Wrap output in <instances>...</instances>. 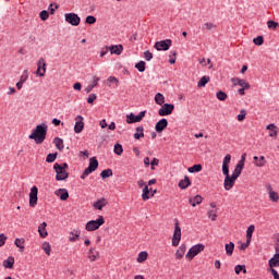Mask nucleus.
I'll use <instances>...</instances> for the list:
<instances>
[{
	"instance_id": "obj_1",
	"label": "nucleus",
	"mask_w": 279,
	"mask_h": 279,
	"mask_svg": "<svg viewBox=\"0 0 279 279\" xmlns=\"http://www.w3.org/2000/svg\"><path fill=\"white\" fill-rule=\"evenodd\" d=\"M232 161V156L230 154H227L222 161V173L225 177V191H231V189L234 187V184L236 183V180L234 175H230V162Z\"/></svg>"
},
{
	"instance_id": "obj_2",
	"label": "nucleus",
	"mask_w": 279,
	"mask_h": 279,
	"mask_svg": "<svg viewBox=\"0 0 279 279\" xmlns=\"http://www.w3.org/2000/svg\"><path fill=\"white\" fill-rule=\"evenodd\" d=\"M31 141H34L36 145H43L47 138V126L45 124H38L36 129L28 135Z\"/></svg>"
},
{
	"instance_id": "obj_3",
	"label": "nucleus",
	"mask_w": 279,
	"mask_h": 279,
	"mask_svg": "<svg viewBox=\"0 0 279 279\" xmlns=\"http://www.w3.org/2000/svg\"><path fill=\"white\" fill-rule=\"evenodd\" d=\"M98 167H99V161H97L96 157H92L89 159V166L84 170V172L81 175V180H86V178H88V175H90L93 171H97Z\"/></svg>"
},
{
	"instance_id": "obj_4",
	"label": "nucleus",
	"mask_w": 279,
	"mask_h": 279,
	"mask_svg": "<svg viewBox=\"0 0 279 279\" xmlns=\"http://www.w3.org/2000/svg\"><path fill=\"white\" fill-rule=\"evenodd\" d=\"M104 223H106L104 216H99L97 220L88 221L85 226V230H87V232H95V230H99Z\"/></svg>"
},
{
	"instance_id": "obj_5",
	"label": "nucleus",
	"mask_w": 279,
	"mask_h": 279,
	"mask_svg": "<svg viewBox=\"0 0 279 279\" xmlns=\"http://www.w3.org/2000/svg\"><path fill=\"white\" fill-rule=\"evenodd\" d=\"M180 241H182V228H180V222L177 220L172 236V247H178V245H180Z\"/></svg>"
},
{
	"instance_id": "obj_6",
	"label": "nucleus",
	"mask_w": 279,
	"mask_h": 279,
	"mask_svg": "<svg viewBox=\"0 0 279 279\" xmlns=\"http://www.w3.org/2000/svg\"><path fill=\"white\" fill-rule=\"evenodd\" d=\"M53 169L56 171L57 182H62L69 179V172H66V170H62V166L60 163H54Z\"/></svg>"
},
{
	"instance_id": "obj_7",
	"label": "nucleus",
	"mask_w": 279,
	"mask_h": 279,
	"mask_svg": "<svg viewBox=\"0 0 279 279\" xmlns=\"http://www.w3.org/2000/svg\"><path fill=\"white\" fill-rule=\"evenodd\" d=\"M173 110H175V106L173 104H163L158 110V114L159 117H169V114H173Z\"/></svg>"
},
{
	"instance_id": "obj_8",
	"label": "nucleus",
	"mask_w": 279,
	"mask_h": 279,
	"mask_svg": "<svg viewBox=\"0 0 279 279\" xmlns=\"http://www.w3.org/2000/svg\"><path fill=\"white\" fill-rule=\"evenodd\" d=\"M204 248H205L204 244H196L189 250L185 256L186 258H190L192 260V258H195L197 254H201V252H204Z\"/></svg>"
},
{
	"instance_id": "obj_9",
	"label": "nucleus",
	"mask_w": 279,
	"mask_h": 279,
	"mask_svg": "<svg viewBox=\"0 0 279 279\" xmlns=\"http://www.w3.org/2000/svg\"><path fill=\"white\" fill-rule=\"evenodd\" d=\"M171 45H172L171 39H165L161 41H156L154 47L157 51H169V49L171 48Z\"/></svg>"
},
{
	"instance_id": "obj_10",
	"label": "nucleus",
	"mask_w": 279,
	"mask_h": 279,
	"mask_svg": "<svg viewBox=\"0 0 279 279\" xmlns=\"http://www.w3.org/2000/svg\"><path fill=\"white\" fill-rule=\"evenodd\" d=\"M37 205H38V187L34 185L31 189V193H29V206L31 208H36Z\"/></svg>"
},
{
	"instance_id": "obj_11",
	"label": "nucleus",
	"mask_w": 279,
	"mask_h": 279,
	"mask_svg": "<svg viewBox=\"0 0 279 279\" xmlns=\"http://www.w3.org/2000/svg\"><path fill=\"white\" fill-rule=\"evenodd\" d=\"M146 111L140 112L137 116L134 113H130L126 116V123H141L143 121V118L145 117Z\"/></svg>"
},
{
	"instance_id": "obj_12",
	"label": "nucleus",
	"mask_w": 279,
	"mask_h": 279,
	"mask_svg": "<svg viewBox=\"0 0 279 279\" xmlns=\"http://www.w3.org/2000/svg\"><path fill=\"white\" fill-rule=\"evenodd\" d=\"M46 73H47V63L45 62V58H40L37 62L36 75H38L39 77H45Z\"/></svg>"
},
{
	"instance_id": "obj_13",
	"label": "nucleus",
	"mask_w": 279,
	"mask_h": 279,
	"mask_svg": "<svg viewBox=\"0 0 279 279\" xmlns=\"http://www.w3.org/2000/svg\"><path fill=\"white\" fill-rule=\"evenodd\" d=\"M65 21H66V23H70V25L77 27V25H80L82 20L75 13H66Z\"/></svg>"
},
{
	"instance_id": "obj_14",
	"label": "nucleus",
	"mask_w": 279,
	"mask_h": 279,
	"mask_svg": "<svg viewBox=\"0 0 279 279\" xmlns=\"http://www.w3.org/2000/svg\"><path fill=\"white\" fill-rule=\"evenodd\" d=\"M75 125H74V132L75 134H81V132L84 130V117L77 116L75 118Z\"/></svg>"
},
{
	"instance_id": "obj_15",
	"label": "nucleus",
	"mask_w": 279,
	"mask_h": 279,
	"mask_svg": "<svg viewBox=\"0 0 279 279\" xmlns=\"http://www.w3.org/2000/svg\"><path fill=\"white\" fill-rule=\"evenodd\" d=\"M167 125H169V121H167V119H161L159 120L156 125H155V130L158 134H162V132H165Z\"/></svg>"
},
{
	"instance_id": "obj_16",
	"label": "nucleus",
	"mask_w": 279,
	"mask_h": 279,
	"mask_svg": "<svg viewBox=\"0 0 279 279\" xmlns=\"http://www.w3.org/2000/svg\"><path fill=\"white\" fill-rule=\"evenodd\" d=\"M279 267V253H275L274 256L268 260V269L272 270Z\"/></svg>"
},
{
	"instance_id": "obj_17",
	"label": "nucleus",
	"mask_w": 279,
	"mask_h": 279,
	"mask_svg": "<svg viewBox=\"0 0 279 279\" xmlns=\"http://www.w3.org/2000/svg\"><path fill=\"white\" fill-rule=\"evenodd\" d=\"M106 206H108V201L105 197L97 199L93 204V208H95V210H104Z\"/></svg>"
},
{
	"instance_id": "obj_18",
	"label": "nucleus",
	"mask_w": 279,
	"mask_h": 279,
	"mask_svg": "<svg viewBox=\"0 0 279 279\" xmlns=\"http://www.w3.org/2000/svg\"><path fill=\"white\" fill-rule=\"evenodd\" d=\"M54 195L57 197H60L61 202H66L69 199V191L66 189H59L54 192Z\"/></svg>"
},
{
	"instance_id": "obj_19",
	"label": "nucleus",
	"mask_w": 279,
	"mask_h": 279,
	"mask_svg": "<svg viewBox=\"0 0 279 279\" xmlns=\"http://www.w3.org/2000/svg\"><path fill=\"white\" fill-rule=\"evenodd\" d=\"M38 233L41 239H47V236H49V233L47 232V222H43L39 225Z\"/></svg>"
},
{
	"instance_id": "obj_20",
	"label": "nucleus",
	"mask_w": 279,
	"mask_h": 279,
	"mask_svg": "<svg viewBox=\"0 0 279 279\" xmlns=\"http://www.w3.org/2000/svg\"><path fill=\"white\" fill-rule=\"evenodd\" d=\"M202 202H204V197H202V195H196V196L190 197L189 199V203L191 204V206H193V208H195V206H199Z\"/></svg>"
},
{
	"instance_id": "obj_21",
	"label": "nucleus",
	"mask_w": 279,
	"mask_h": 279,
	"mask_svg": "<svg viewBox=\"0 0 279 279\" xmlns=\"http://www.w3.org/2000/svg\"><path fill=\"white\" fill-rule=\"evenodd\" d=\"M87 258H89L90 263H95L99 258V253L95 248H89Z\"/></svg>"
},
{
	"instance_id": "obj_22",
	"label": "nucleus",
	"mask_w": 279,
	"mask_h": 279,
	"mask_svg": "<svg viewBox=\"0 0 279 279\" xmlns=\"http://www.w3.org/2000/svg\"><path fill=\"white\" fill-rule=\"evenodd\" d=\"M266 130H269V136L271 138H276V136H278V126H276V124L271 123V124H268L266 126Z\"/></svg>"
},
{
	"instance_id": "obj_23",
	"label": "nucleus",
	"mask_w": 279,
	"mask_h": 279,
	"mask_svg": "<svg viewBox=\"0 0 279 279\" xmlns=\"http://www.w3.org/2000/svg\"><path fill=\"white\" fill-rule=\"evenodd\" d=\"M109 50H110L111 54L121 56V53H123V46L114 45V46L109 47Z\"/></svg>"
},
{
	"instance_id": "obj_24",
	"label": "nucleus",
	"mask_w": 279,
	"mask_h": 279,
	"mask_svg": "<svg viewBox=\"0 0 279 279\" xmlns=\"http://www.w3.org/2000/svg\"><path fill=\"white\" fill-rule=\"evenodd\" d=\"M2 266L4 267V269H12L14 267V257L9 256L2 262Z\"/></svg>"
},
{
	"instance_id": "obj_25",
	"label": "nucleus",
	"mask_w": 279,
	"mask_h": 279,
	"mask_svg": "<svg viewBox=\"0 0 279 279\" xmlns=\"http://www.w3.org/2000/svg\"><path fill=\"white\" fill-rule=\"evenodd\" d=\"M253 159L255 160V167H265L267 165V160H265V156H254Z\"/></svg>"
},
{
	"instance_id": "obj_26",
	"label": "nucleus",
	"mask_w": 279,
	"mask_h": 279,
	"mask_svg": "<svg viewBox=\"0 0 279 279\" xmlns=\"http://www.w3.org/2000/svg\"><path fill=\"white\" fill-rule=\"evenodd\" d=\"M245 168V166H242L241 163H236L233 172L231 175H233V178L239 180V177L241 175V173L243 172V169Z\"/></svg>"
},
{
	"instance_id": "obj_27",
	"label": "nucleus",
	"mask_w": 279,
	"mask_h": 279,
	"mask_svg": "<svg viewBox=\"0 0 279 279\" xmlns=\"http://www.w3.org/2000/svg\"><path fill=\"white\" fill-rule=\"evenodd\" d=\"M254 230H256V227L254 225L248 226L246 230L247 243H252V235L254 234Z\"/></svg>"
},
{
	"instance_id": "obj_28",
	"label": "nucleus",
	"mask_w": 279,
	"mask_h": 279,
	"mask_svg": "<svg viewBox=\"0 0 279 279\" xmlns=\"http://www.w3.org/2000/svg\"><path fill=\"white\" fill-rule=\"evenodd\" d=\"M189 186H191V179L185 175L184 179L179 182V189H189Z\"/></svg>"
},
{
	"instance_id": "obj_29",
	"label": "nucleus",
	"mask_w": 279,
	"mask_h": 279,
	"mask_svg": "<svg viewBox=\"0 0 279 279\" xmlns=\"http://www.w3.org/2000/svg\"><path fill=\"white\" fill-rule=\"evenodd\" d=\"M80 234H81L80 230H74V231L70 232L69 241L71 243H75V241H77V239H80Z\"/></svg>"
},
{
	"instance_id": "obj_30",
	"label": "nucleus",
	"mask_w": 279,
	"mask_h": 279,
	"mask_svg": "<svg viewBox=\"0 0 279 279\" xmlns=\"http://www.w3.org/2000/svg\"><path fill=\"white\" fill-rule=\"evenodd\" d=\"M225 250H226L227 256H232V254H234V244H233V242H230V243L226 244Z\"/></svg>"
},
{
	"instance_id": "obj_31",
	"label": "nucleus",
	"mask_w": 279,
	"mask_h": 279,
	"mask_svg": "<svg viewBox=\"0 0 279 279\" xmlns=\"http://www.w3.org/2000/svg\"><path fill=\"white\" fill-rule=\"evenodd\" d=\"M186 252V248L184 246H180L177 252H175V258L177 260H180L182 258H184V254Z\"/></svg>"
},
{
	"instance_id": "obj_32",
	"label": "nucleus",
	"mask_w": 279,
	"mask_h": 279,
	"mask_svg": "<svg viewBox=\"0 0 279 279\" xmlns=\"http://www.w3.org/2000/svg\"><path fill=\"white\" fill-rule=\"evenodd\" d=\"M53 143H54L57 149H59L60 151H62V149H64V141L62 138L56 137L53 140Z\"/></svg>"
},
{
	"instance_id": "obj_33",
	"label": "nucleus",
	"mask_w": 279,
	"mask_h": 279,
	"mask_svg": "<svg viewBox=\"0 0 279 279\" xmlns=\"http://www.w3.org/2000/svg\"><path fill=\"white\" fill-rule=\"evenodd\" d=\"M208 82H210V76H203L198 83H197V87L198 88H204V86H206L208 84Z\"/></svg>"
},
{
	"instance_id": "obj_34",
	"label": "nucleus",
	"mask_w": 279,
	"mask_h": 279,
	"mask_svg": "<svg viewBox=\"0 0 279 279\" xmlns=\"http://www.w3.org/2000/svg\"><path fill=\"white\" fill-rule=\"evenodd\" d=\"M136 132L137 133H134V135H133L136 141H138L140 138H143L145 136L143 126H137Z\"/></svg>"
},
{
	"instance_id": "obj_35",
	"label": "nucleus",
	"mask_w": 279,
	"mask_h": 279,
	"mask_svg": "<svg viewBox=\"0 0 279 279\" xmlns=\"http://www.w3.org/2000/svg\"><path fill=\"white\" fill-rule=\"evenodd\" d=\"M155 104H157V106H162L165 104V95L161 93L156 94Z\"/></svg>"
},
{
	"instance_id": "obj_36",
	"label": "nucleus",
	"mask_w": 279,
	"mask_h": 279,
	"mask_svg": "<svg viewBox=\"0 0 279 279\" xmlns=\"http://www.w3.org/2000/svg\"><path fill=\"white\" fill-rule=\"evenodd\" d=\"M151 189L149 190V186L145 185L143 189V193H142V199L144 202H147V199H149V193H150Z\"/></svg>"
},
{
	"instance_id": "obj_37",
	"label": "nucleus",
	"mask_w": 279,
	"mask_h": 279,
	"mask_svg": "<svg viewBox=\"0 0 279 279\" xmlns=\"http://www.w3.org/2000/svg\"><path fill=\"white\" fill-rule=\"evenodd\" d=\"M238 86H241V88H246V90H250V83L245 80L236 78Z\"/></svg>"
},
{
	"instance_id": "obj_38",
	"label": "nucleus",
	"mask_w": 279,
	"mask_h": 279,
	"mask_svg": "<svg viewBox=\"0 0 279 279\" xmlns=\"http://www.w3.org/2000/svg\"><path fill=\"white\" fill-rule=\"evenodd\" d=\"M41 248L47 256H51V244H49V242H44Z\"/></svg>"
},
{
	"instance_id": "obj_39",
	"label": "nucleus",
	"mask_w": 279,
	"mask_h": 279,
	"mask_svg": "<svg viewBox=\"0 0 279 279\" xmlns=\"http://www.w3.org/2000/svg\"><path fill=\"white\" fill-rule=\"evenodd\" d=\"M216 97L219 99V101H226L228 99V94H226L223 90H219L217 92Z\"/></svg>"
},
{
	"instance_id": "obj_40",
	"label": "nucleus",
	"mask_w": 279,
	"mask_h": 279,
	"mask_svg": "<svg viewBox=\"0 0 279 279\" xmlns=\"http://www.w3.org/2000/svg\"><path fill=\"white\" fill-rule=\"evenodd\" d=\"M147 256H148L147 252L145 251L141 252L136 258L137 263H145V260H147Z\"/></svg>"
},
{
	"instance_id": "obj_41",
	"label": "nucleus",
	"mask_w": 279,
	"mask_h": 279,
	"mask_svg": "<svg viewBox=\"0 0 279 279\" xmlns=\"http://www.w3.org/2000/svg\"><path fill=\"white\" fill-rule=\"evenodd\" d=\"M267 27H268V29H274V31H276V29H278V27H279V23L276 22V21H274V20H269V21L267 22Z\"/></svg>"
},
{
	"instance_id": "obj_42",
	"label": "nucleus",
	"mask_w": 279,
	"mask_h": 279,
	"mask_svg": "<svg viewBox=\"0 0 279 279\" xmlns=\"http://www.w3.org/2000/svg\"><path fill=\"white\" fill-rule=\"evenodd\" d=\"M23 243H25V240H21V239H15L14 241V245H16L20 248V252H24L25 251V246L23 245Z\"/></svg>"
},
{
	"instance_id": "obj_43",
	"label": "nucleus",
	"mask_w": 279,
	"mask_h": 279,
	"mask_svg": "<svg viewBox=\"0 0 279 279\" xmlns=\"http://www.w3.org/2000/svg\"><path fill=\"white\" fill-rule=\"evenodd\" d=\"M189 173H199L202 171V165H194L187 169Z\"/></svg>"
},
{
	"instance_id": "obj_44",
	"label": "nucleus",
	"mask_w": 279,
	"mask_h": 279,
	"mask_svg": "<svg viewBox=\"0 0 279 279\" xmlns=\"http://www.w3.org/2000/svg\"><path fill=\"white\" fill-rule=\"evenodd\" d=\"M100 177L102 180H106V178H112V169L102 170Z\"/></svg>"
},
{
	"instance_id": "obj_45",
	"label": "nucleus",
	"mask_w": 279,
	"mask_h": 279,
	"mask_svg": "<svg viewBox=\"0 0 279 279\" xmlns=\"http://www.w3.org/2000/svg\"><path fill=\"white\" fill-rule=\"evenodd\" d=\"M234 271H235V274L239 276V274H241V271L243 272V274H247V269H245V265H236L235 267H234Z\"/></svg>"
},
{
	"instance_id": "obj_46",
	"label": "nucleus",
	"mask_w": 279,
	"mask_h": 279,
	"mask_svg": "<svg viewBox=\"0 0 279 279\" xmlns=\"http://www.w3.org/2000/svg\"><path fill=\"white\" fill-rule=\"evenodd\" d=\"M135 69L140 71V73H145V61H140L135 64Z\"/></svg>"
},
{
	"instance_id": "obj_47",
	"label": "nucleus",
	"mask_w": 279,
	"mask_h": 279,
	"mask_svg": "<svg viewBox=\"0 0 279 279\" xmlns=\"http://www.w3.org/2000/svg\"><path fill=\"white\" fill-rule=\"evenodd\" d=\"M113 151L117 156H121V154H123V146L121 144H116Z\"/></svg>"
},
{
	"instance_id": "obj_48",
	"label": "nucleus",
	"mask_w": 279,
	"mask_h": 279,
	"mask_svg": "<svg viewBox=\"0 0 279 279\" xmlns=\"http://www.w3.org/2000/svg\"><path fill=\"white\" fill-rule=\"evenodd\" d=\"M56 158H58V153L48 154L46 157V162H56Z\"/></svg>"
},
{
	"instance_id": "obj_49",
	"label": "nucleus",
	"mask_w": 279,
	"mask_h": 279,
	"mask_svg": "<svg viewBox=\"0 0 279 279\" xmlns=\"http://www.w3.org/2000/svg\"><path fill=\"white\" fill-rule=\"evenodd\" d=\"M217 27V25H215L214 23L210 22H206L203 25V29H207V32H210L211 29H215Z\"/></svg>"
},
{
	"instance_id": "obj_50",
	"label": "nucleus",
	"mask_w": 279,
	"mask_h": 279,
	"mask_svg": "<svg viewBox=\"0 0 279 279\" xmlns=\"http://www.w3.org/2000/svg\"><path fill=\"white\" fill-rule=\"evenodd\" d=\"M254 45H257V47H260L265 43V38L263 36H257L256 38L253 39Z\"/></svg>"
},
{
	"instance_id": "obj_51",
	"label": "nucleus",
	"mask_w": 279,
	"mask_h": 279,
	"mask_svg": "<svg viewBox=\"0 0 279 279\" xmlns=\"http://www.w3.org/2000/svg\"><path fill=\"white\" fill-rule=\"evenodd\" d=\"M85 22L88 24V25H95V23H97V17L96 16H93V15H88L85 20Z\"/></svg>"
},
{
	"instance_id": "obj_52",
	"label": "nucleus",
	"mask_w": 279,
	"mask_h": 279,
	"mask_svg": "<svg viewBox=\"0 0 279 279\" xmlns=\"http://www.w3.org/2000/svg\"><path fill=\"white\" fill-rule=\"evenodd\" d=\"M207 215H208V218L211 219V221H217V210L216 209L215 210H209L207 213Z\"/></svg>"
},
{
	"instance_id": "obj_53",
	"label": "nucleus",
	"mask_w": 279,
	"mask_h": 279,
	"mask_svg": "<svg viewBox=\"0 0 279 279\" xmlns=\"http://www.w3.org/2000/svg\"><path fill=\"white\" fill-rule=\"evenodd\" d=\"M245 117H247V111H245V109H242L240 111V114H238V121H245Z\"/></svg>"
},
{
	"instance_id": "obj_54",
	"label": "nucleus",
	"mask_w": 279,
	"mask_h": 279,
	"mask_svg": "<svg viewBox=\"0 0 279 279\" xmlns=\"http://www.w3.org/2000/svg\"><path fill=\"white\" fill-rule=\"evenodd\" d=\"M28 78H29V74L27 73V71H24L20 77V82H22V84H25Z\"/></svg>"
},
{
	"instance_id": "obj_55",
	"label": "nucleus",
	"mask_w": 279,
	"mask_h": 279,
	"mask_svg": "<svg viewBox=\"0 0 279 279\" xmlns=\"http://www.w3.org/2000/svg\"><path fill=\"white\" fill-rule=\"evenodd\" d=\"M269 195V199H271V202H278L279 201V195L278 192H270Z\"/></svg>"
},
{
	"instance_id": "obj_56",
	"label": "nucleus",
	"mask_w": 279,
	"mask_h": 279,
	"mask_svg": "<svg viewBox=\"0 0 279 279\" xmlns=\"http://www.w3.org/2000/svg\"><path fill=\"white\" fill-rule=\"evenodd\" d=\"M158 165H160V160L158 158H153V160L150 161L151 171H154L156 169L154 167H158Z\"/></svg>"
},
{
	"instance_id": "obj_57",
	"label": "nucleus",
	"mask_w": 279,
	"mask_h": 279,
	"mask_svg": "<svg viewBox=\"0 0 279 279\" xmlns=\"http://www.w3.org/2000/svg\"><path fill=\"white\" fill-rule=\"evenodd\" d=\"M39 17L41 19V21H47V19H49V12L48 11H41L39 13Z\"/></svg>"
},
{
	"instance_id": "obj_58",
	"label": "nucleus",
	"mask_w": 279,
	"mask_h": 279,
	"mask_svg": "<svg viewBox=\"0 0 279 279\" xmlns=\"http://www.w3.org/2000/svg\"><path fill=\"white\" fill-rule=\"evenodd\" d=\"M175 56H178V53L175 51H170V59L169 62L171 64H175Z\"/></svg>"
},
{
	"instance_id": "obj_59",
	"label": "nucleus",
	"mask_w": 279,
	"mask_h": 279,
	"mask_svg": "<svg viewBox=\"0 0 279 279\" xmlns=\"http://www.w3.org/2000/svg\"><path fill=\"white\" fill-rule=\"evenodd\" d=\"M144 58L147 62H149V60L154 58V54L149 50H147L144 52Z\"/></svg>"
},
{
	"instance_id": "obj_60",
	"label": "nucleus",
	"mask_w": 279,
	"mask_h": 279,
	"mask_svg": "<svg viewBox=\"0 0 279 279\" xmlns=\"http://www.w3.org/2000/svg\"><path fill=\"white\" fill-rule=\"evenodd\" d=\"M5 241H8V236H5V234L1 233L0 234V247H3V245H5Z\"/></svg>"
},
{
	"instance_id": "obj_61",
	"label": "nucleus",
	"mask_w": 279,
	"mask_h": 279,
	"mask_svg": "<svg viewBox=\"0 0 279 279\" xmlns=\"http://www.w3.org/2000/svg\"><path fill=\"white\" fill-rule=\"evenodd\" d=\"M95 99H97V95L89 94V96L87 97V104H94Z\"/></svg>"
},
{
	"instance_id": "obj_62",
	"label": "nucleus",
	"mask_w": 279,
	"mask_h": 279,
	"mask_svg": "<svg viewBox=\"0 0 279 279\" xmlns=\"http://www.w3.org/2000/svg\"><path fill=\"white\" fill-rule=\"evenodd\" d=\"M245 158H247L246 153L242 154L241 159L239 160L238 165H242L243 167H245Z\"/></svg>"
},
{
	"instance_id": "obj_63",
	"label": "nucleus",
	"mask_w": 279,
	"mask_h": 279,
	"mask_svg": "<svg viewBox=\"0 0 279 279\" xmlns=\"http://www.w3.org/2000/svg\"><path fill=\"white\" fill-rule=\"evenodd\" d=\"M108 51H110V48L108 46L101 48L100 58H104V56H106L108 53Z\"/></svg>"
},
{
	"instance_id": "obj_64",
	"label": "nucleus",
	"mask_w": 279,
	"mask_h": 279,
	"mask_svg": "<svg viewBox=\"0 0 279 279\" xmlns=\"http://www.w3.org/2000/svg\"><path fill=\"white\" fill-rule=\"evenodd\" d=\"M274 276V279H279V274L277 269L268 270Z\"/></svg>"
}]
</instances>
